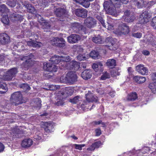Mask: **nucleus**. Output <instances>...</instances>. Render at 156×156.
<instances>
[{"label":"nucleus","mask_w":156,"mask_h":156,"mask_svg":"<svg viewBox=\"0 0 156 156\" xmlns=\"http://www.w3.org/2000/svg\"><path fill=\"white\" fill-rule=\"evenodd\" d=\"M128 2V0H109L104 2L103 7L108 14L116 16V8H119L122 4H126Z\"/></svg>","instance_id":"obj_1"},{"label":"nucleus","mask_w":156,"mask_h":156,"mask_svg":"<svg viewBox=\"0 0 156 156\" xmlns=\"http://www.w3.org/2000/svg\"><path fill=\"white\" fill-rule=\"evenodd\" d=\"M77 76L74 72L70 71L67 73L65 76H62L60 78L61 82L73 84L77 80Z\"/></svg>","instance_id":"obj_2"},{"label":"nucleus","mask_w":156,"mask_h":156,"mask_svg":"<svg viewBox=\"0 0 156 156\" xmlns=\"http://www.w3.org/2000/svg\"><path fill=\"white\" fill-rule=\"evenodd\" d=\"M34 58V55L31 53L27 56H24L20 58V59L24 61L21 65V67L24 70H27L34 63V61L32 59Z\"/></svg>","instance_id":"obj_3"},{"label":"nucleus","mask_w":156,"mask_h":156,"mask_svg":"<svg viewBox=\"0 0 156 156\" xmlns=\"http://www.w3.org/2000/svg\"><path fill=\"white\" fill-rule=\"evenodd\" d=\"M17 73V69L16 68H13L9 70L7 72L6 75H3V72L1 71L0 70V78L5 80H10Z\"/></svg>","instance_id":"obj_4"},{"label":"nucleus","mask_w":156,"mask_h":156,"mask_svg":"<svg viewBox=\"0 0 156 156\" xmlns=\"http://www.w3.org/2000/svg\"><path fill=\"white\" fill-rule=\"evenodd\" d=\"M10 101L16 106L22 103L23 102V97L21 92L18 91L13 93L11 96Z\"/></svg>","instance_id":"obj_5"},{"label":"nucleus","mask_w":156,"mask_h":156,"mask_svg":"<svg viewBox=\"0 0 156 156\" xmlns=\"http://www.w3.org/2000/svg\"><path fill=\"white\" fill-rule=\"evenodd\" d=\"M129 31V27L126 24L122 23L119 26L118 29L116 30V33L119 35H125L128 34Z\"/></svg>","instance_id":"obj_6"},{"label":"nucleus","mask_w":156,"mask_h":156,"mask_svg":"<svg viewBox=\"0 0 156 156\" xmlns=\"http://www.w3.org/2000/svg\"><path fill=\"white\" fill-rule=\"evenodd\" d=\"M84 24L87 27L92 28L96 26L97 21L92 17H88L84 20Z\"/></svg>","instance_id":"obj_7"},{"label":"nucleus","mask_w":156,"mask_h":156,"mask_svg":"<svg viewBox=\"0 0 156 156\" xmlns=\"http://www.w3.org/2000/svg\"><path fill=\"white\" fill-rule=\"evenodd\" d=\"M66 69L69 70H76L80 67V64L76 61H72L70 62H66Z\"/></svg>","instance_id":"obj_8"},{"label":"nucleus","mask_w":156,"mask_h":156,"mask_svg":"<svg viewBox=\"0 0 156 156\" xmlns=\"http://www.w3.org/2000/svg\"><path fill=\"white\" fill-rule=\"evenodd\" d=\"M151 17L150 14L148 11H145L143 12L140 16V23L145 24L148 21L149 19Z\"/></svg>","instance_id":"obj_9"},{"label":"nucleus","mask_w":156,"mask_h":156,"mask_svg":"<svg viewBox=\"0 0 156 156\" xmlns=\"http://www.w3.org/2000/svg\"><path fill=\"white\" fill-rule=\"evenodd\" d=\"M43 69L46 71L49 72H56L58 67L55 65H53L51 63H47L45 62L43 63Z\"/></svg>","instance_id":"obj_10"},{"label":"nucleus","mask_w":156,"mask_h":156,"mask_svg":"<svg viewBox=\"0 0 156 156\" xmlns=\"http://www.w3.org/2000/svg\"><path fill=\"white\" fill-rule=\"evenodd\" d=\"M138 100V95L137 93L133 92L128 94L125 99L127 102H133Z\"/></svg>","instance_id":"obj_11"},{"label":"nucleus","mask_w":156,"mask_h":156,"mask_svg":"<svg viewBox=\"0 0 156 156\" xmlns=\"http://www.w3.org/2000/svg\"><path fill=\"white\" fill-rule=\"evenodd\" d=\"M123 17L125 21L128 23L133 22L135 19L133 13L128 10L124 12Z\"/></svg>","instance_id":"obj_12"},{"label":"nucleus","mask_w":156,"mask_h":156,"mask_svg":"<svg viewBox=\"0 0 156 156\" xmlns=\"http://www.w3.org/2000/svg\"><path fill=\"white\" fill-rule=\"evenodd\" d=\"M66 97V95H65L64 93H59L56 98V105L58 106L62 105L64 103V100Z\"/></svg>","instance_id":"obj_13"},{"label":"nucleus","mask_w":156,"mask_h":156,"mask_svg":"<svg viewBox=\"0 0 156 156\" xmlns=\"http://www.w3.org/2000/svg\"><path fill=\"white\" fill-rule=\"evenodd\" d=\"M52 41L54 42V43H52L53 45L60 47H64L65 45V41L62 38L54 37Z\"/></svg>","instance_id":"obj_14"},{"label":"nucleus","mask_w":156,"mask_h":156,"mask_svg":"<svg viewBox=\"0 0 156 156\" xmlns=\"http://www.w3.org/2000/svg\"><path fill=\"white\" fill-rule=\"evenodd\" d=\"M75 13L77 16L83 18L87 16V11L84 9H77L75 11Z\"/></svg>","instance_id":"obj_15"},{"label":"nucleus","mask_w":156,"mask_h":156,"mask_svg":"<svg viewBox=\"0 0 156 156\" xmlns=\"http://www.w3.org/2000/svg\"><path fill=\"white\" fill-rule=\"evenodd\" d=\"M42 125L44 126L42 127L44 128L45 131L47 133H49L51 132L54 127V124L53 122H43Z\"/></svg>","instance_id":"obj_16"},{"label":"nucleus","mask_w":156,"mask_h":156,"mask_svg":"<svg viewBox=\"0 0 156 156\" xmlns=\"http://www.w3.org/2000/svg\"><path fill=\"white\" fill-rule=\"evenodd\" d=\"M106 42H110L111 45L107 47V48L110 50H115L117 48V46L115 43V40H113L112 37H107L106 39Z\"/></svg>","instance_id":"obj_17"},{"label":"nucleus","mask_w":156,"mask_h":156,"mask_svg":"<svg viewBox=\"0 0 156 156\" xmlns=\"http://www.w3.org/2000/svg\"><path fill=\"white\" fill-rule=\"evenodd\" d=\"M10 42L9 36L6 34H0V42L2 44H5Z\"/></svg>","instance_id":"obj_18"},{"label":"nucleus","mask_w":156,"mask_h":156,"mask_svg":"<svg viewBox=\"0 0 156 156\" xmlns=\"http://www.w3.org/2000/svg\"><path fill=\"white\" fill-rule=\"evenodd\" d=\"M26 134L25 131L22 129H16L12 130L11 132V135L12 138H17L19 137V134Z\"/></svg>","instance_id":"obj_19"},{"label":"nucleus","mask_w":156,"mask_h":156,"mask_svg":"<svg viewBox=\"0 0 156 156\" xmlns=\"http://www.w3.org/2000/svg\"><path fill=\"white\" fill-rule=\"evenodd\" d=\"M136 70L139 73L143 75H147L148 72V69L143 65L137 66L136 67Z\"/></svg>","instance_id":"obj_20"},{"label":"nucleus","mask_w":156,"mask_h":156,"mask_svg":"<svg viewBox=\"0 0 156 156\" xmlns=\"http://www.w3.org/2000/svg\"><path fill=\"white\" fill-rule=\"evenodd\" d=\"M68 41L70 43H75L80 39V36L76 34H73L67 37Z\"/></svg>","instance_id":"obj_21"},{"label":"nucleus","mask_w":156,"mask_h":156,"mask_svg":"<svg viewBox=\"0 0 156 156\" xmlns=\"http://www.w3.org/2000/svg\"><path fill=\"white\" fill-rule=\"evenodd\" d=\"M92 74V71L90 70L87 69L82 72L81 76L83 79L87 80L91 77Z\"/></svg>","instance_id":"obj_22"},{"label":"nucleus","mask_w":156,"mask_h":156,"mask_svg":"<svg viewBox=\"0 0 156 156\" xmlns=\"http://www.w3.org/2000/svg\"><path fill=\"white\" fill-rule=\"evenodd\" d=\"M32 140L30 138L24 139L22 142L21 146L24 148H28L30 147L33 144Z\"/></svg>","instance_id":"obj_23"},{"label":"nucleus","mask_w":156,"mask_h":156,"mask_svg":"<svg viewBox=\"0 0 156 156\" xmlns=\"http://www.w3.org/2000/svg\"><path fill=\"white\" fill-rule=\"evenodd\" d=\"M76 2L79 3L85 8L89 7L90 5V2L94 0H73Z\"/></svg>","instance_id":"obj_24"},{"label":"nucleus","mask_w":156,"mask_h":156,"mask_svg":"<svg viewBox=\"0 0 156 156\" xmlns=\"http://www.w3.org/2000/svg\"><path fill=\"white\" fill-rule=\"evenodd\" d=\"M87 100L88 102H97L98 98L97 96H94L92 93H88L86 94Z\"/></svg>","instance_id":"obj_25"},{"label":"nucleus","mask_w":156,"mask_h":156,"mask_svg":"<svg viewBox=\"0 0 156 156\" xmlns=\"http://www.w3.org/2000/svg\"><path fill=\"white\" fill-rule=\"evenodd\" d=\"M133 79L136 82L139 83H143L145 82L146 80L145 77L140 76H134Z\"/></svg>","instance_id":"obj_26"},{"label":"nucleus","mask_w":156,"mask_h":156,"mask_svg":"<svg viewBox=\"0 0 156 156\" xmlns=\"http://www.w3.org/2000/svg\"><path fill=\"white\" fill-rule=\"evenodd\" d=\"M10 18L13 21L21 20L23 19V17L20 15L16 13H13L10 16Z\"/></svg>","instance_id":"obj_27"},{"label":"nucleus","mask_w":156,"mask_h":156,"mask_svg":"<svg viewBox=\"0 0 156 156\" xmlns=\"http://www.w3.org/2000/svg\"><path fill=\"white\" fill-rule=\"evenodd\" d=\"M133 2L134 4L139 8L145 6L146 2L144 0H136Z\"/></svg>","instance_id":"obj_28"},{"label":"nucleus","mask_w":156,"mask_h":156,"mask_svg":"<svg viewBox=\"0 0 156 156\" xmlns=\"http://www.w3.org/2000/svg\"><path fill=\"white\" fill-rule=\"evenodd\" d=\"M50 61L52 62L53 63L58 64L61 61V56L54 55L50 58Z\"/></svg>","instance_id":"obj_29"},{"label":"nucleus","mask_w":156,"mask_h":156,"mask_svg":"<svg viewBox=\"0 0 156 156\" xmlns=\"http://www.w3.org/2000/svg\"><path fill=\"white\" fill-rule=\"evenodd\" d=\"M55 13L57 17L63 16L65 12L64 9L61 8H55L54 9Z\"/></svg>","instance_id":"obj_30"},{"label":"nucleus","mask_w":156,"mask_h":156,"mask_svg":"<svg viewBox=\"0 0 156 156\" xmlns=\"http://www.w3.org/2000/svg\"><path fill=\"white\" fill-rule=\"evenodd\" d=\"M51 25L49 23L47 22H44L42 23V28L44 31L48 32L50 31Z\"/></svg>","instance_id":"obj_31"},{"label":"nucleus","mask_w":156,"mask_h":156,"mask_svg":"<svg viewBox=\"0 0 156 156\" xmlns=\"http://www.w3.org/2000/svg\"><path fill=\"white\" fill-rule=\"evenodd\" d=\"M69 101L73 104H80L82 101V99L80 96H77L73 99H70Z\"/></svg>","instance_id":"obj_32"},{"label":"nucleus","mask_w":156,"mask_h":156,"mask_svg":"<svg viewBox=\"0 0 156 156\" xmlns=\"http://www.w3.org/2000/svg\"><path fill=\"white\" fill-rule=\"evenodd\" d=\"M94 16L100 22L103 26L105 28H106V26L105 25V20L103 19L102 16L101 14L99 13H98L95 14Z\"/></svg>","instance_id":"obj_33"},{"label":"nucleus","mask_w":156,"mask_h":156,"mask_svg":"<svg viewBox=\"0 0 156 156\" xmlns=\"http://www.w3.org/2000/svg\"><path fill=\"white\" fill-rule=\"evenodd\" d=\"M77 58L80 61L86 60L90 58V56L88 54H80L77 56Z\"/></svg>","instance_id":"obj_34"},{"label":"nucleus","mask_w":156,"mask_h":156,"mask_svg":"<svg viewBox=\"0 0 156 156\" xmlns=\"http://www.w3.org/2000/svg\"><path fill=\"white\" fill-rule=\"evenodd\" d=\"M61 61L62 62H63V64L62 63H61L62 64V65H63V66L64 67L66 68V62H70L69 61L71 60V58L69 56H61Z\"/></svg>","instance_id":"obj_35"},{"label":"nucleus","mask_w":156,"mask_h":156,"mask_svg":"<svg viewBox=\"0 0 156 156\" xmlns=\"http://www.w3.org/2000/svg\"><path fill=\"white\" fill-rule=\"evenodd\" d=\"M106 64L108 67L113 68L116 66L115 60L113 59H109L107 60Z\"/></svg>","instance_id":"obj_36"},{"label":"nucleus","mask_w":156,"mask_h":156,"mask_svg":"<svg viewBox=\"0 0 156 156\" xmlns=\"http://www.w3.org/2000/svg\"><path fill=\"white\" fill-rule=\"evenodd\" d=\"M72 27L74 31L76 32H78L82 28L81 25L78 23H74L72 25Z\"/></svg>","instance_id":"obj_37"},{"label":"nucleus","mask_w":156,"mask_h":156,"mask_svg":"<svg viewBox=\"0 0 156 156\" xmlns=\"http://www.w3.org/2000/svg\"><path fill=\"white\" fill-rule=\"evenodd\" d=\"M7 90L6 84L4 83H0V93L2 94L6 92Z\"/></svg>","instance_id":"obj_38"},{"label":"nucleus","mask_w":156,"mask_h":156,"mask_svg":"<svg viewBox=\"0 0 156 156\" xmlns=\"http://www.w3.org/2000/svg\"><path fill=\"white\" fill-rule=\"evenodd\" d=\"M27 44L29 46H32L33 47H39L41 46V43L36 42H34L32 41H29L27 42Z\"/></svg>","instance_id":"obj_39"},{"label":"nucleus","mask_w":156,"mask_h":156,"mask_svg":"<svg viewBox=\"0 0 156 156\" xmlns=\"http://www.w3.org/2000/svg\"><path fill=\"white\" fill-rule=\"evenodd\" d=\"M89 55L94 59H98L99 57L98 52L95 50L91 51Z\"/></svg>","instance_id":"obj_40"},{"label":"nucleus","mask_w":156,"mask_h":156,"mask_svg":"<svg viewBox=\"0 0 156 156\" xmlns=\"http://www.w3.org/2000/svg\"><path fill=\"white\" fill-rule=\"evenodd\" d=\"M8 9L6 6L3 4L0 5V12L2 14H6Z\"/></svg>","instance_id":"obj_41"},{"label":"nucleus","mask_w":156,"mask_h":156,"mask_svg":"<svg viewBox=\"0 0 156 156\" xmlns=\"http://www.w3.org/2000/svg\"><path fill=\"white\" fill-rule=\"evenodd\" d=\"M1 15L2 16V17L1 19V21L2 23L5 24H8L9 23V20L8 18L7 14H5V15L2 14Z\"/></svg>","instance_id":"obj_42"},{"label":"nucleus","mask_w":156,"mask_h":156,"mask_svg":"<svg viewBox=\"0 0 156 156\" xmlns=\"http://www.w3.org/2000/svg\"><path fill=\"white\" fill-rule=\"evenodd\" d=\"M92 40L95 43L100 44L102 42V39L100 36H95L93 37Z\"/></svg>","instance_id":"obj_43"},{"label":"nucleus","mask_w":156,"mask_h":156,"mask_svg":"<svg viewBox=\"0 0 156 156\" xmlns=\"http://www.w3.org/2000/svg\"><path fill=\"white\" fill-rule=\"evenodd\" d=\"M41 101L40 98H36L34 100L35 107L40 108L41 106Z\"/></svg>","instance_id":"obj_44"},{"label":"nucleus","mask_w":156,"mask_h":156,"mask_svg":"<svg viewBox=\"0 0 156 156\" xmlns=\"http://www.w3.org/2000/svg\"><path fill=\"white\" fill-rule=\"evenodd\" d=\"M60 87V86L58 85H48L47 89L51 90H55L58 89Z\"/></svg>","instance_id":"obj_45"},{"label":"nucleus","mask_w":156,"mask_h":156,"mask_svg":"<svg viewBox=\"0 0 156 156\" xmlns=\"http://www.w3.org/2000/svg\"><path fill=\"white\" fill-rule=\"evenodd\" d=\"M148 42L152 45H156V38L154 37H150L148 40Z\"/></svg>","instance_id":"obj_46"},{"label":"nucleus","mask_w":156,"mask_h":156,"mask_svg":"<svg viewBox=\"0 0 156 156\" xmlns=\"http://www.w3.org/2000/svg\"><path fill=\"white\" fill-rule=\"evenodd\" d=\"M26 7L28 11L32 13L35 11L34 8L31 4H27L26 5Z\"/></svg>","instance_id":"obj_47"},{"label":"nucleus","mask_w":156,"mask_h":156,"mask_svg":"<svg viewBox=\"0 0 156 156\" xmlns=\"http://www.w3.org/2000/svg\"><path fill=\"white\" fill-rule=\"evenodd\" d=\"M108 19L107 24L108 25L107 29L108 30H113L114 29V26L111 23L112 21L110 22V20H112L109 18H108Z\"/></svg>","instance_id":"obj_48"},{"label":"nucleus","mask_w":156,"mask_h":156,"mask_svg":"<svg viewBox=\"0 0 156 156\" xmlns=\"http://www.w3.org/2000/svg\"><path fill=\"white\" fill-rule=\"evenodd\" d=\"M150 24L154 29H156V16L152 19L151 22Z\"/></svg>","instance_id":"obj_49"},{"label":"nucleus","mask_w":156,"mask_h":156,"mask_svg":"<svg viewBox=\"0 0 156 156\" xmlns=\"http://www.w3.org/2000/svg\"><path fill=\"white\" fill-rule=\"evenodd\" d=\"M16 0H10L7 2V4L11 7H14L16 5Z\"/></svg>","instance_id":"obj_50"},{"label":"nucleus","mask_w":156,"mask_h":156,"mask_svg":"<svg viewBox=\"0 0 156 156\" xmlns=\"http://www.w3.org/2000/svg\"><path fill=\"white\" fill-rule=\"evenodd\" d=\"M85 146L84 144H75L73 145V146L75 147V148L76 149L79 150H81L82 149V148Z\"/></svg>","instance_id":"obj_51"},{"label":"nucleus","mask_w":156,"mask_h":156,"mask_svg":"<svg viewBox=\"0 0 156 156\" xmlns=\"http://www.w3.org/2000/svg\"><path fill=\"white\" fill-rule=\"evenodd\" d=\"M111 74L112 76L114 77L117 75H119L120 73L116 69H114L112 70Z\"/></svg>","instance_id":"obj_52"},{"label":"nucleus","mask_w":156,"mask_h":156,"mask_svg":"<svg viewBox=\"0 0 156 156\" xmlns=\"http://www.w3.org/2000/svg\"><path fill=\"white\" fill-rule=\"evenodd\" d=\"M110 75L107 72H105L101 76V79L102 80H105L107 78H109Z\"/></svg>","instance_id":"obj_53"},{"label":"nucleus","mask_w":156,"mask_h":156,"mask_svg":"<svg viewBox=\"0 0 156 156\" xmlns=\"http://www.w3.org/2000/svg\"><path fill=\"white\" fill-rule=\"evenodd\" d=\"M20 87L25 90H30V87L27 84L23 83L20 85Z\"/></svg>","instance_id":"obj_54"},{"label":"nucleus","mask_w":156,"mask_h":156,"mask_svg":"<svg viewBox=\"0 0 156 156\" xmlns=\"http://www.w3.org/2000/svg\"><path fill=\"white\" fill-rule=\"evenodd\" d=\"M93 123L94 125L101 124L102 127L105 126V124L104 122H102L101 121H95L93 122Z\"/></svg>","instance_id":"obj_55"},{"label":"nucleus","mask_w":156,"mask_h":156,"mask_svg":"<svg viewBox=\"0 0 156 156\" xmlns=\"http://www.w3.org/2000/svg\"><path fill=\"white\" fill-rule=\"evenodd\" d=\"M151 76L152 81L156 83V73H154L151 74Z\"/></svg>","instance_id":"obj_56"},{"label":"nucleus","mask_w":156,"mask_h":156,"mask_svg":"<svg viewBox=\"0 0 156 156\" xmlns=\"http://www.w3.org/2000/svg\"><path fill=\"white\" fill-rule=\"evenodd\" d=\"M66 92L68 96L71 95L73 93L74 91L72 89L70 88H68L66 90Z\"/></svg>","instance_id":"obj_57"},{"label":"nucleus","mask_w":156,"mask_h":156,"mask_svg":"<svg viewBox=\"0 0 156 156\" xmlns=\"http://www.w3.org/2000/svg\"><path fill=\"white\" fill-rule=\"evenodd\" d=\"M132 35L133 36L137 38H140L142 37V34L140 33H133Z\"/></svg>","instance_id":"obj_58"},{"label":"nucleus","mask_w":156,"mask_h":156,"mask_svg":"<svg viewBox=\"0 0 156 156\" xmlns=\"http://www.w3.org/2000/svg\"><path fill=\"white\" fill-rule=\"evenodd\" d=\"M156 3V0H152L149 2L147 3V5L148 7H150L153 6Z\"/></svg>","instance_id":"obj_59"},{"label":"nucleus","mask_w":156,"mask_h":156,"mask_svg":"<svg viewBox=\"0 0 156 156\" xmlns=\"http://www.w3.org/2000/svg\"><path fill=\"white\" fill-rule=\"evenodd\" d=\"M41 136L42 134L41 133L36 134L34 136V138L37 140H39L41 139Z\"/></svg>","instance_id":"obj_60"},{"label":"nucleus","mask_w":156,"mask_h":156,"mask_svg":"<svg viewBox=\"0 0 156 156\" xmlns=\"http://www.w3.org/2000/svg\"><path fill=\"white\" fill-rule=\"evenodd\" d=\"M95 136H99L101 134V131L100 129L97 128L95 129Z\"/></svg>","instance_id":"obj_61"},{"label":"nucleus","mask_w":156,"mask_h":156,"mask_svg":"<svg viewBox=\"0 0 156 156\" xmlns=\"http://www.w3.org/2000/svg\"><path fill=\"white\" fill-rule=\"evenodd\" d=\"M93 144L95 148H98L101 145V142L100 141L95 142V143Z\"/></svg>","instance_id":"obj_62"},{"label":"nucleus","mask_w":156,"mask_h":156,"mask_svg":"<svg viewBox=\"0 0 156 156\" xmlns=\"http://www.w3.org/2000/svg\"><path fill=\"white\" fill-rule=\"evenodd\" d=\"M149 88L152 91H154V89L155 88V86L153 83H150L149 85Z\"/></svg>","instance_id":"obj_63"},{"label":"nucleus","mask_w":156,"mask_h":156,"mask_svg":"<svg viewBox=\"0 0 156 156\" xmlns=\"http://www.w3.org/2000/svg\"><path fill=\"white\" fill-rule=\"evenodd\" d=\"M95 147L93 144H92L87 149V150L88 151H94L95 149Z\"/></svg>","instance_id":"obj_64"}]
</instances>
